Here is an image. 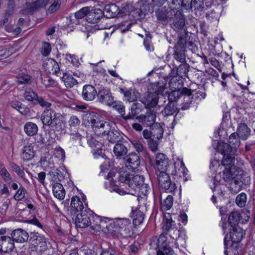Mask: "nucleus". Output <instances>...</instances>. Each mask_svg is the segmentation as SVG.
I'll list each match as a JSON object with an SVG mask.
<instances>
[{
	"instance_id": "5701e85b",
	"label": "nucleus",
	"mask_w": 255,
	"mask_h": 255,
	"mask_svg": "<svg viewBox=\"0 0 255 255\" xmlns=\"http://www.w3.org/2000/svg\"><path fill=\"white\" fill-rule=\"evenodd\" d=\"M167 233H162L157 240V247L158 250L163 251L167 254H170L172 250L169 245V242H167Z\"/></svg>"
},
{
	"instance_id": "f8f14e48",
	"label": "nucleus",
	"mask_w": 255,
	"mask_h": 255,
	"mask_svg": "<svg viewBox=\"0 0 255 255\" xmlns=\"http://www.w3.org/2000/svg\"><path fill=\"white\" fill-rule=\"evenodd\" d=\"M186 46V38L180 37L178 41L175 45L173 56L175 59L180 62L185 61V47Z\"/></svg>"
},
{
	"instance_id": "de8ad7c7",
	"label": "nucleus",
	"mask_w": 255,
	"mask_h": 255,
	"mask_svg": "<svg viewBox=\"0 0 255 255\" xmlns=\"http://www.w3.org/2000/svg\"><path fill=\"white\" fill-rule=\"evenodd\" d=\"M90 222L89 227H90L91 229L97 231L101 230L100 216L95 214L93 212L92 216H91Z\"/></svg>"
},
{
	"instance_id": "423d86ee",
	"label": "nucleus",
	"mask_w": 255,
	"mask_h": 255,
	"mask_svg": "<svg viewBox=\"0 0 255 255\" xmlns=\"http://www.w3.org/2000/svg\"><path fill=\"white\" fill-rule=\"evenodd\" d=\"M118 178L119 181L128 185L134 192L143 183V180H144L142 175H134L122 171L119 173Z\"/></svg>"
},
{
	"instance_id": "bf43d9fd",
	"label": "nucleus",
	"mask_w": 255,
	"mask_h": 255,
	"mask_svg": "<svg viewBox=\"0 0 255 255\" xmlns=\"http://www.w3.org/2000/svg\"><path fill=\"white\" fill-rule=\"evenodd\" d=\"M89 12V7L85 6L82 8H81L79 10L76 12L75 13V18L77 19L76 20V22H73V23H75V24L79 23L78 19H81L84 18L85 16L86 17L88 15V13Z\"/></svg>"
},
{
	"instance_id": "c85d7f7f",
	"label": "nucleus",
	"mask_w": 255,
	"mask_h": 255,
	"mask_svg": "<svg viewBox=\"0 0 255 255\" xmlns=\"http://www.w3.org/2000/svg\"><path fill=\"white\" fill-rule=\"evenodd\" d=\"M129 110L130 112L127 115V121L136 119V117L138 116V115L142 111L143 107L141 103L134 102Z\"/></svg>"
},
{
	"instance_id": "4c0bfd02",
	"label": "nucleus",
	"mask_w": 255,
	"mask_h": 255,
	"mask_svg": "<svg viewBox=\"0 0 255 255\" xmlns=\"http://www.w3.org/2000/svg\"><path fill=\"white\" fill-rule=\"evenodd\" d=\"M21 156L22 159L25 161L32 159L34 156L33 146L31 144L25 145L23 147Z\"/></svg>"
},
{
	"instance_id": "473e14b6",
	"label": "nucleus",
	"mask_w": 255,
	"mask_h": 255,
	"mask_svg": "<svg viewBox=\"0 0 255 255\" xmlns=\"http://www.w3.org/2000/svg\"><path fill=\"white\" fill-rule=\"evenodd\" d=\"M179 109L175 102L169 101L165 106L161 113L164 117H168L178 113Z\"/></svg>"
},
{
	"instance_id": "aec40b11",
	"label": "nucleus",
	"mask_w": 255,
	"mask_h": 255,
	"mask_svg": "<svg viewBox=\"0 0 255 255\" xmlns=\"http://www.w3.org/2000/svg\"><path fill=\"white\" fill-rule=\"evenodd\" d=\"M14 241L12 237L7 236L0 237V250L2 252H11L14 248Z\"/></svg>"
},
{
	"instance_id": "f03ea898",
	"label": "nucleus",
	"mask_w": 255,
	"mask_h": 255,
	"mask_svg": "<svg viewBox=\"0 0 255 255\" xmlns=\"http://www.w3.org/2000/svg\"><path fill=\"white\" fill-rule=\"evenodd\" d=\"M108 232L115 235L120 234L124 237H131L133 234L130 220L126 218L116 219L106 226Z\"/></svg>"
},
{
	"instance_id": "6ab92c4d",
	"label": "nucleus",
	"mask_w": 255,
	"mask_h": 255,
	"mask_svg": "<svg viewBox=\"0 0 255 255\" xmlns=\"http://www.w3.org/2000/svg\"><path fill=\"white\" fill-rule=\"evenodd\" d=\"M126 166L132 170L138 168L140 164L139 156L135 152H131L125 158Z\"/></svg>"
},
{
	"instance_id": "9d476101",
	"label": "nucleus",
	"mask_w": 255,
	"mask_h": 255,
	"mask_svg": "<svg viewBox=\"0 0 255 255\" xmlns=\"http://www.w3.org/2000/svg\"><path fill=\"white\" fill-rule=\"evenodd\" d=\"M236 172L233 173H227L223 176V179L227 183L226 186L228 187L230 192L233 194H236L238 193L242 188L241 182L239 181L237 177Z\"/></svg>"
},
{
	"instance_id": "2eb2a0df",
	"label": "nucleus",
	"mask_w": 255,
	"mask_h": 255,
	"mask_svg": "<svg viewBox=\"0 0 255 255\" xmlns=\"http://www.w3.org/2000/svg\"><path fill=\"white\" fill-rule=\"evenodd\" d=\"M102 136H106V139L111 143H116L123 139L122 133L115 128L112 129L110 124L108 130L103 131Z\"/></svg>"
},
{
	"instance_id": "a18cd8bd",
	"label": "nucleus",
	"mask_w": 255,
	"mask_h": 255,
	"mask_svg": "<svg viewBox=\"0 0 255 255\" xmlns=\"http://www.w3.org/2000/svg\"><path fill=\"white\" fill-rule=\"evenodd\" d=\"M10 105L12 108L17 110L23 115H26L30 112V109L20 102L15 101L12 102Z\"/></svg>"
},
{
	"instance_id": "bb28decb",
	"label": "nucleus",
	"mask_w": 255,
	"mask_h": 255,
	"mask_svg": "<svg viewBox=\"0 0 255 255\" xmlns=\"http://www.w3.org/2000/svg\"><path fill=\"white\" fill-rule=\"evenodd\" d=\"M45 70L49 74H57L60 71L59 66L56 60L49 58L43 64Z\"/></svg>"
},
{
	"instance_id": "7ed1b4c3",
	"label": "nucleus",
	"mask_w": 255,
	"mask_h": 255,
	"mask_svg": "<svg viewBox=\"0 0 255 255\" xmlns=\"http://www.w3.org/2000/svg\"><path fill=\"white\" fill-rule=\"evenodd\" d=\"M85 122L86 126L91 127L95 133L101 135L104 130H108L110 123L101 120L102 117L98 114L91 112L85 114Z\"/></svg>"
},
{
	"instance_id": "6e6d98bb",
	"label": "nucleus",
	"mask_w": 255,
	"mask_h": 255,
	"mask_svg": "<svg viewBox=\"0 0 255 255\" xmlns=\"http://www.w3.org/2000/svg\"><path fill=\"white\" fill-rule=\"evenodd\" d=\"M45 237L38 233H31L30 236L29 241L35 247L44 241Z\"/></svg>"
},
{
	"instance_id": "a211bd4d",
	"label": "nucleus",
	"mask_w": 255,
	"mask_h": 255,
	"mask_svg": "<svg viewBox=\"0 0 255 255\" xmlns=\"http://www.w3.org/2000/svg\"><path fill=\"white\" fill-rule=\"evenodd\" d=\"M85 209V208L79 197L77 196H73L71 201V208L70 210L71 215L74 217L78 214L81 213Z\"/></svg>"
},
{
	"instance_id": "e433bc0d",
	"label": "nucleus",
	"mask_w": 255,
	"mask_h": 255,
	"mask_svg": "<svg viewBox=\"0 0 255 255\" xmlns=\"http://www.w3.org/2000/svg\"><path fill=\"white\" fill-rule=\"evenodd\" d=\"M52 191L54 196L57 199L61 200L64 199L65 196V190L61 184L54 183L52 187Z\"/></svg>"
},
{
	"instance_id": "412c9836",
	"label": "nucleus",
	"mask_w": 255,
	"mask_h": 255,
	"mask_svg": "<svg viewBox=\"0 0 255 255\" xmlns=\"http://www.w3.org/2000/svg\"><path fill=\"white\" fill-rule=\"evenodd\" d=\"M103 12L104 16L107 18L123 16V14L120 11L119 7L114 3L107 4Z\"/></svg>"
},
{
	"instance_id": "9b49d317",
	"label": "nucleus",
	"mask_w": 255,
	"mask_h": 255,
	"mask_svg": "<svg viewBox=\"0 0 255 255\" xmlns=\"http://www.w3.org/2000/svg\"><path fill=\"white\" fill-rule=\"evenodd\" d=\"M93 211L85 207V209L76 216L75 223L77 227L85 228L89 226Z\"/></svg>"
},
{
	"instance_id": "ddd939ff",
	"label": "nucleus",
	"mask_w": 255,
	"mask_h": 255,
	"mask_svg": "<svg viewBox=\"0 0 255 255\" xmlns=\"http://www.w3.org/2000/svg\"><path fill=\"white\" fill-rule=\"evenodd\" d=\"M175 9L171 7L164 6L155 10V15L158 20L162 23H166L175 15Z\"/></svg>"
},
{
	"instance_id": "0eeeda50",
	"label": "nucleus",
	"mask_w": 255,
	"mask_h": 255,
	"mask_svg": "<svg viewBox=\"0 0 255 255\" xmlns=\"http://www.w3.org/2000/svg\"><path fill=\"white\" fill-rule=\"evenodd\" d=\"M170 27L176 32H185L186 29L185 18L182 10H177L169 21Z\"/></svg>"
},
{
	"instance_id": "37998d69",
	"label": "nucleus",
	"mask_w": 255,
	"mask_h": 255,
	"mask_svg": "<svg viewBox=\"0 0 255 255\" xmlns=\"http://www.w3.org/2000/svg\"><path fill=\"white\" fill-rule=\"evenodd\" d=\"M241 218L242 217L239 212L233 211L229 216V224L232 228L238 227V224L240 223Z\"/></svg>"
},
{
	"instance_id": "052dcab7",
	"label": "nucleus",
	"mask_w": 255,
	"mask_h": 255,
	"mask_svg": "<svg viewBox=\"0 0 255 255\" xmlns=\"http://www.w3.org/2000/svg\"><path fill=\"white\" fill-rule=\"evenodd\" d=\"M119 91L121 93L124 94V98L127 101L129 102H133L136 100V97L133 95H132L130 91L126 87L120 88Z\"/></svg>"
},
{
	"instance_id": "b1692460",
	"label": "nucleus",
	"mask_w": 255,
	"mask_h": 255,
	"mask_svg": "<svg viewBox=\"0 0 255 255\" xmlns=\"http://www.w3.org/2000/svg\"><path fill=\"white\" fill-rule=\"evenodd\" d=\"M127 144L126 141L124 142L122 140L115 144L113 152L118 158H121L127 154L128 149L126 145Z\"/></svg>"
},
{
	"instance_id": "680f3d73",
	"label": "nucleus",
	"mask_w": 255,
	"mask_h": 255,
	"mask_svg": "<svg viewBox=\"0 0 255 255\" xmlns=\"http://www.w3.org/2000/svg\"><path fill=\"white\" fill-rule=\"evenodd\" d=\"M23 98L27 101L32 102L37 98V94L31 89H26L23 94Z\"/></svg>"
},
{
	"instance_id": "2f4dec72",
	"label": "nucleus",
	"mask_w": 255,
	"mask_h": 255,
	"mask_svg": "<svg viewBox=\"0 0 255 255\" xmlns=\"http://www.w3.org/2000/svg\"><path fill=\"white\" fill-rule=\"evenodd\" d=\"M236 150L233 149V148L229 143L221 142L218 143L217 147V152L221 153L223 156L224 155L234 154Z\"/></svg>"
},
{
	"instance_id": "20e7f679",
	"label": "nucleus",
	"mask_w": 255,
	"mask_h": 255,
	"mask_svg": "<svg viewBox=\"0 0 255 255\" xmlns=\"http://www.w3.org/2000/svg\"><path fill=\"white\" fill-rule=\"evenodd\" d=\"M171 173L165 171H156L157 179L159 187L166 193L174 194L177 190V186L174 182H172L169 175H176V170H171Z\"/></svg>"
},
{
	"instance_id": "338daca9",
	"label": "nucleus",
	"mask_w": 255,
	"mask_h": 255,
	"mask_svg": "<svg viewBox=\"0 0 255 255\" xmlns=\"http://www.w3.org/2000/svg\"><path fill=\"white\" fill-rule=\"evenodd\" d=\"M25 188L21 186L14 194L13 198L16 201H20L24 198L25 196Z\"/></svg>"
},
{
	"instance_id": "4d7b16f0",
	"label": "nucleus",
	"mask_w": 255,
	"mask_h": 255,
	"mask_svg": "<svg viewBox=\"0 0 255 255\" xmlns=\"http://www.w3.org/2000/svg\"><path fill=\"white\" fill-rule=\"evenodd\" d=\"M0 175L7 183H10L12 182V179L10 173L2 164H0Z\"/></svg>"
},
{
	"instance_id": "4468645a",
	"label": "nucleus",
	"mask_w": 255,
	"mask_h": 255,
	"mask_svg": "<svg viewBox=\"0 0 255 255\" xmlns=\"http://www.w3.org/2000/svg\"><path fill=\"white\" fill-rule=\"evenodd\" d=\"M156 119V113L152 109H148L144 115L141 114L136 117L139 123L146 127H152Z\"/></svg>"
},
{
	"instance_id": "c03bdc74",
	"label": "nucleus",
	"mask_w": 255,
	"mask_h": 255,
	"mask_svg": "<svg viewBox=\"0 0 255 255\" xmlns=\"http://www.w3.org/2000/svg\"><path fill=\"white\" fill-rule=\"evenodd\" d=\"M48 175L50 176L52 181L54 183H59L64 178L62 172L58 169H53L49 172Z\"/></svg>"
},
{
	"instance_id": "f257e3e1",
	"label": "nucleus",
	"mask_w": 255,
	"mask_h": 255,
	"mask_svg": "<svg viewBox=\"0 0 255 255\" xmlns=\"http://www.w3.org/2000/svg\"><path fill=\"white\" fill-rule=\"evenodd\" d=\"M41 120L43 125L48 126L50 131L60 133L65 129L66 121L64 117L50 108L44 111Z\"/></svg>"
},
{
	"instance_id": "a19ab883",
	"label": "nucleus",
	"mask_w": 255,
	"mask_h": 255,
	"mask_svg": "<svg viewBox=\"0 0 255 255\" xmlns=\"http://www.w3.org/2000/svg\"><path fill=\"white\" fill-rule=\"evenodd\" d=\"M169 86L170 89L182 90L184 87L182 78L178 76H173L170 80Z\"/></svg>"
},
{
	"instance_id": "8fccbe9b",
	"label": "nucleus",
	"mask_w": 255,
	"mask_h": 255,
	"mask_svg": "<svg viewBox=\"0 0 255 255\" xmlns=\"http://www.w3.org/2000/svg\"><path fill=\"white\" fill-rule=\"evenodd\" d=\"M62 80L64 83L66 87L67 88H72L78 83L77 80L72 76V75L67 73L63 74Z\"/></svg>"
},
{
	"instance_id": "13d9d810",
	"label": "nucleus",
	"mask_w": 255,
	"mask_h": 255,
	"mask_svg": "<svg viewBox=\"0 0 255 255\" xmlns=\"http://www.w3.org/2000/svg\"><path fill=\"white\" fill-rule=\"evenodd\" d=\"M173 199L172 195H168L163 201L161 202V208L162 210H169L173 205Z\"/></svg>"
},
{
	"instance_id": "09e8293b",
	"label": "nucleus",
	"mask_w": 255,
	"mask_h": 255,
	"mask_svg": "<svg viewBox=\"0 0 255 255\" xmlns=\"http://www.w3.org/2000/svg\"><path fill=\"white\" fill-rule=\"evenodd\" d=\"M189 66L188 64L183 62L176 69L177 76L183 78V77H188V73L189 71Z\"/></svg>"
},
{
	"instance_id": "72a5a7b5",
	"label": "nucleus",
	"mask_w": 255,
	"mask_h": 255,
	"mask_svg": "<svg viewBox=\"0 0 255 255\" xmlns=\"http://www.w3.org/2000/svg\"><path fill=\"white\" fill-rule=\"evenodd\" d=\"M230 238L233 243H239L243 239L244 232L241 228L239 227H234L231 230Z\"/></svg>"
},
{
	"instance_id": "58836bf2",
	"label": "nucleus",
	"mask_w": 255,
	"mask_h": 255,
	"mask_svg": "<svg viewBox=\"0 0 255 255\" xmlns=\"http://www.w3.org/2000/svg\"><path fill=\"white\" fill-rule=\"evenodd\" d=\"M38 128L34 123L26 122L24 126V131L28 136H34L37 133Z\"/></svg>"
},
{
	"instance_id": "4be33fe9",
	"label": "nucleus",
	"mask_w": 255,
	"mask_h": 255,
	"mask_svg": "<svg viewBox=\"0 0 255 255\" xmlns=\"http://www.w3.org/2000/svg\"><path fill=\"white\" fill-rule=\"evenodd\" d=\"M204 0H192L191 2V9L193 8L195 15L197 17L200 18L204 14L205 11L207 10L209 6L205 5Z\"/></svg>"
},
{
	"instance_id": "69168bd1",
	"label": "nucleus",
	"mask_w": 255,
	"mask_h": 255,
	"mask_svg": "<svg viewBox=\"0 0 255 255\" xmlns=\"http://www.w3.org/2000/svg\"><path fill=\"white\" fill-rule=\"evenodd\" d=\"M105 246V245H104ZM100 255H117L114 249L110 246H102Z\"/></svg>"
},
{
	"instance_id": "cd10ccee",
	"label": "nucleus",
	"mask_w": 255,
	"mask_h": 255,
	"mask_svg": "<svg viewBox=\"0 0 255 255\" xmlns=\"http://www.w3.org/2000/svg\"><path fill=\"white\" fill-rule=\"evenodd\" d=\"M162 230L163 233L167 234L171 230H174L178 232V231H177L175 223L172 219L170 214H168L167 216H165L163 218L162 222Z\"/></svg>"
},
{
	"instance_id": "6e6552de",
	"label": "nucleus",
	"mask_w": 255,
	"mask_h": 255,
	"mask_svg": "<svg viewBox=\"0 0 255 255\" xmlns=\"http://www.w3.org/2000/svg\"><path fill=\"white\" fill-rule=\"evenodd\" d=\"M155 165L157 168V171H167L171 173L172 170H176L174 164L169 163L168 158L162 153H158L155 157Z\"/></svg>"
},
{
	"instance_id": "5fc2aeb1",
	"label": "nucleus",
	"mask_w": 255,
	"mask_h": 255,
	"mask_svg": "<svg viewBox=\"0 0 255 255\" xmlns=\"http://www.w3.org/2000/svg\"><path fill=\"white\" fill-rule=\"evenodd\" d=\"M229 143L233 148V149L237 150L240 144V137L236 132L232 133L229 136Z\"/></svg>"
},
{
	"instance_id": "3c124183",
	"label": "nucleus",
	"mask_w": 255,
	"mask_h": 255,
	"mask_svg": "<svg viewBox=\"0 0 255 255\" xmlns=\"http://www.w3.org/2000/svg\"><path fill=\"white\" fill-rule=\"evenodd\" d=\"M113 108L116 110L121 115V117L125 121H127V115L126 114V107L123 103L120 101H116L114 100Z\"/></svg>"
},
{
	"instance_id": "393cba45",
	"label": "nucleus",
	"mask_w": 255,
	"mask_h": 255,
	"mask_svg": "<svg viewBox=\"0 0 255 255\" xmlns=\"http://www.w3.org/2000/svg\"><path fill=\"white\" fill-rule=\"evenodd\" d=\"M104 13L103 11L99 8H96L90 10L86 17L87 21L91 23H96L99 22L103 17Z\"/></svg>"
},
{
	"instance_id": "f704fd0d",
	"label": "nucleus",
	"mask_w": 255,
	"mask_h": 255,
	"mask_svg": "<svg viewBox=\"0 0 255 255\" xmlns=\"http://www.w3.org/2000/svg\"><path fill=\"white\" fill-rule=\"evenodd\" d=\"M131 214L133 225L137 226L143 222L145 216L143 212L139 209V208L132 210Z\"/></svg>"
},
{
	"instance_id": "774afa93",
	"label": "nucleus",
	"mask_w": 255,
	"mask_h": 255,
	"mask_svg": "<svg viewBox=\"0 0 255 255\" xmlns=\"http://www.w3.org/2000/svg\"><path fill=\"white\" fill-rule=\"evenodd\" d=\"M80 124V119L77 116L74 115L72 116L68 121V125L71 128H76L78 127Z\"/></svg>"
},
{
	"instance_id": "1a4fd4ad",
	"label": "nucleus",
	"mask_w": 255,
	"mask_h": 255,
	"mask_svg": "<svg viewBox=\"0 0 255 255\" xmlns=\"http://www.w3.org/2000/svg\"><path fill=\"white\" fill-rule=\"evenodd\" d=\"M97 101L103 104L111 106L114 102V97L109 88L101 87L98 89Z\"/></svg>"
},
{
	"instance_id": "7c9ffc66",
	"label": "nucleus",
	"mask_w": 255,
	"mask_h": 255,
	"mask_svg": "<svg viewBox=\"0 0 255 255\" xmlns=\"http://www.w3.org/2000/svg\"><path fill=\"white\" fill-rule=\"evenodd\" d=\"M49 0H36L33 2H26L25 8L30 12L34 11L46 6L49 3Z\"/></svg>"
},
{
	"instance_id": "a878e982",
	"label": "nucleus",
	"mask_w": 255,
	"mask_h": 255,
	"mask_svg": "<svg viewBox=\"0 0 255 255\" xmlns=\"http://www.w3.org/2000/svg\"><path fill=\"white\" fill-rule=\"evenodd\" d=\"M11 237L14 242L23 243L27 241L29 237L26 231L19 228L12 232Z\"/></svg>"
},
{
	"instance_id": "c756f323",
	"label": "nucleus",
	"mask_w": 255,
	"mask_h": 255,
	"mask_svg": "<svg viewBox=\"0 0 255 255\" xmlns=\"http://www.w3.org/2000/svg\"><path fill=\"white\" fill-rule=\"evenodd\" d=\"M184 94L182 95L183 97V103L181 108L182 110H186L190 107V105L193 102L192 92L191 90L188 89L186 87L184 88Z\"/></svg>"
},
{
	"instance_id": "dca6fc26",
	"label": "nucleus",
	"mask_w": 255,
	"mask_h": 255,
	"mask_svg": "<svg viewBox=\"0 0 255 255\" xmlns=\"http://www.w3.org/2000/svg\"><path fill=\"white\" fill-rule=\"evenodd\" d=\"M222 165L224 167L223 176L227 173L236 172V167L235 165V156L234 154L224 155L222 160Z\"/></svg>"
},
{
	"instance_id": "39448f33",
	"label": "nucleus",
	"mask_w": 255,
	"mask_h": 255,
	"mask_svg": "<svg viewBox=\"0 0 255 255\" xmlns=\"http://www.w3.org/2000/svg\"><path fill=\"white\" fill-rule=\"evenodd\" d=\"M154 86L156 89L154 92L144 93L140 100L141 102L145 105L147 110L151 109L157 105L159 100L158 93H162L165 88V85H160L159 82L155 83Z\"/></svg>"
},
{
	"instance_id": "0e129e2a",
	"label": "nucleus",
	"mask_w": 255,
	"mask_h": 255,
	"mask_svg": "<svg viewBox=\"0 0 255 255\" xmlns=\"http://www.w3.org/2000/svg\"><path fill=\"white\" fill-rule=\"evenodd\" d=\"M16 79L19 84H27L30 81L31 77L25 74H20L17 77Z\"/></svg>"
},
{
	"instance_id": "79ce46f5",
	"label": "nucleus",
	"mask_w": 255,
	"mask_h": 255,
	"mask_svg": "<svg viewBox=\"0 0 255 255\" xmlns=\"http://www.w3.org/2000/svg\"><path fill=\"white\" fill-rule=\"evenodd\" d=\"M251 130L245 124H241L237 129V134L239 137L246 140L250 134Z\"/></svg>"
},
{
	"instance_id": "c9c22d12",
	"label": "nucleus",
	"mask_w": 255,
	"mask_h": 255,
	"mask_svg": "<svg viewBox=\"0 0 255 255\" xmlns=\"http://www.w3.org/2000/svg\"><path fill=\"white\" fill-rule=\"evenodd\" d=\"M132 145L134 149L139 154L145 157L148 156V153L146 147L144 145L143 141L136 139L131 141Z\"/></svg>"
},
{
	"instance_id": "603ef678",
	"label": "nucleus",
	"mask_w": 255,
	"mask_h": 255,
	"mask_svg": "<svg viewBox=\"0 0 255 255\" xmlns=\"http://www.w3.org/2000/svg\"><path fill=\"white\" fill-rule=\"evenodd\" d=\"M172 91L168 95V101L173 102L176 103L177 101L182 97L184 94V88L182 90L170 89Z\"/></svg>"
},
{
	"instance_id": "f3484780",
	"label": "nucleus",
	"mask_w": 255,
	"mask_h": 255,
	"mask_svg": "<svg viewBox=\"0 0 255 255\" xmlns=\"http://www.w3.org/2000/svg\"><path fill=\"white\" fill-rule=\"evenodd\" d=\"M97 91L92 85L87 84L83 86L82 92V99L87 102L93 101L97 96Z\"/></svg>"
},
{
	"instance_id": "e2e57ef3",
	"label": "nucleus",
	"mask_w": 255,
	"mask_h": 255,
	"mask_svg": "<svg viewBox=\"0 0 255 255\" xmlns=\"http://www.w3.org/2000/svg\"><path fill=\"white\" fill-rule=\"evenodd\" d=\"M246 202L247 195L245 193H242L237 196L236 203L238 206L243 207L245 206Z\"/></svg>"
},
{
	"instance_id": "49530a36",
	"label": "nucleus",
	"mask_w": 255,
	"mask_h": 255,
	"mask_svg": "<svg viewBox=\"0 0 255 255\" xmlns=\"http://www.w3.org/2000/svg\"><path fill=\"white\" fill-rule=\"evenodd\" d=\"M10 167L12 170L15 172L20 178L22 179L26 183H29L28 180L25 177L24 167L21 168L14 162L10 164Z\"/></svg>"
},
{
	"instance_id": "864d4df0",
	"label": "nucleus",
	"mask_w": 255,
	"mask_h": 255,
	"mask_svg": "<svg viewBox=\"0 0 255 255\" xmlns=\"http://www.w3.org/2000/svg\"><path fill=\"white\" fill-rule=\"evenodd\" d=\"M236 173L237 177H236V178L239 180L242 186L243 184L247 185L250 183V177L247 173H244L242 171H239L237 169H236Z\"/></svg>"
},
{
	"instance_id": "ea45409f",
	"label": "nucleus",
	"mask_w": 255,
	"mask_h": 255,
	"mask_svg": "<svg viewBox=\"0 0 255 255\" xmlns=\"http://www.w3.org/2000/svg\"><path fill=\"white\" fill-rule=\"evenodd\" d=\"M152 138L156 139L157 140L161 139L163 137V129L161 126L158 124H155L151 128Z\"/></svg>"
}]
</instances>
